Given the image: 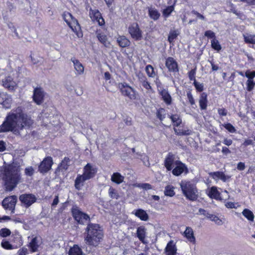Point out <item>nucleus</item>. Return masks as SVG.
Returning <instances> with one entry per match:
<instances>
[{
    "label": "nucleus",
    "instance_id": "nucleus-50",
    "mask_svg": "<svg viewBox=\"0 0 255 255\" xmlns=\"http://www.w3.org/2000/svg\"><path fill=\"white\" fill-rule=\"evenodd\" d=\"M1 247L6 250H12L14 249L13 247L9 243V242L6 240H3L1 243Z\"/></svg>",
    "mask_w": 255,
    "mask_h": 255
},
{
    "label": "nucleus",
    "instance_id": "nucleus-60",
    "mask_svg": "<svg viewBox=\"0 0 255 255\" xmlns=\"http://www.w3.org/2000/svg\"><path fill=\"white\" fill-rule=\"evenodd\" d=\"M218 112V114L222 116H225L227 114V111L224 108L219 109Z\"/></svg>",
    "mask_w": 255,
    "mask_h": 255
},
{
    "label": "nucleus",
    "instance_id": "nucleus-33",
    "mask_svg": "<svg viewBox=\"0 0 255 255\" xmlns=\"http://www.w3.org/2000/svg\"><path fill=\"white\" fill-rule=\"evenodd\" d=\"M207 95L205 93L201 94L199 99V105L202 110H205L207 108Z\"/></svg>",
    "mask_w": 255,
    "mask_h": 255
},
{
    "label": "nucleus",
    "instance_id": "nucleus-29",
    "mask_svg": "<svg viewBox=\"0 0 255 255\" xmlns=\"http://www.w3.org/2000/svg\"><path fill=\"white\" fill-rule=\"evenodd\" d=\"M167 255H175L176 249L173 242L171 241L167 245L166 247Z\"/></svg>",
    "mask_w": 255,
    "mask_h": 255
},
{
    "label": "nucleus",
    "instance_id": "nucleus-44",
    "mask_svg": "<svg viewBox=\"0 0 255 255\" xmlns=\"http://www.w3.org/2000/svg\"><path fill=\"white\" fill-rule=\"evenodd\" d=\"M3 17L5 21V23L6 24L8 27L11 30V31L15 32L16 30L14 24L11 21H10L6 17V16L5 15H4L3 14Z\"/></svg>",
    "mask_w": 255,
    "mask_h": 255
},
{
    "label": "nucleus",
    "instance_id": "nucleus-51",
    "mask_svg": "<svg viewBox=\"0 0 255 255\" xmlns=\"http://www.w3.org/2000/svg\"><path fill=\"white\" fill-rule=\"evenodd\" d=\"M225 206L230 209H237L240 205L238 203L228 202L226 203Z\"/></svg>",
    "mask_w": 255,
    "mask_h": 255
},
{
    "label": "nucleus",
    "instance_id": "nucleus-40",
    "mask_svg": "<svg viewBox=\"0 0 255 255\" xmlns=\"http://www.w3.org/2000/svg\"><path fill=\"white\" fill-rule=\"evenodd\" d=\"M211 43L212 48L215 50L219 51L221 50L222 46L217 39L214 38L211 40Z\"/></svg>",
    "mask_w": 255,
    "mask_h": 255
},
{
    "label": "nucleus",
    "instance_id": "nucleus-5",
    "mask_svg": "<svg viewBox=\"0 0 255 255\" xmlns=\"http://www.w3.org/2000/svg\"><path fill=\"white\" fill-rule=\"evenodd\" d=\"M62 16L64 21L76 34L77 37L79 38L82 37L83 33L81 27L78 21L73 17L72 15L69 12H64L62 14Z\"/></svg>",
    "mask_w": 255,
    "mask_h": 255
},
{
    "label": "nucleus",
    "instance_id": "nucleus-8",
    "mask_svg": "<svg viewBox=\"0 0 255 255\" xmlns=\"http://www.w3.org/2000/svg\"><path fill=\"white\" fill-rule=\"evenodd\" d=\"M128 33L131 37L135 40H141L142 38V32L137 23L130 24L128 28Z\"/></svg>",
    "mask_w": 255,
    "mask_h": 255
},
{
    "label": "nucleus",
    "instance_id": "nucleus-58",
    "mask_svg": "<svg viewBox=\"0 0 255 255\" xmlns=\"http://www.w3.org/2000/svg\"><path fill=\"white\" fill-rule=\"evenodd\" d=\"M205 36L209 38H215V33L211 30H207L205 32Z\"/></svg>",
    "mask_w": 255,
    "mask_h": 255
},
{
    "label": "nucleus",
    "instance_id": "nucleus-55",
    "mask_svg": "<svg viewBox=\"0 0 255 255\" xmlns=\"http://www.w3.org/2000/svg\"><path fill=\"white\" fill-rule=\"evenodd\" d=\"M196 68L192 69L188 73V76L190 80L193 81L194 82L196 81L195 79V74H196Z\"/></svg>",
    "mask_w": 255,
    "mask_h": 255
},
{
    "label": "nucleus",
    "instance_id": "nucleus-49",
    "mask_svg": "<svg viewBox=\"0 0 255 255\" xmlns=\"http://www.w3.org/2000/svg\"><path fill=\"white\" fill-rule=\"evenodd\" d=\"M165 195L172 197L174 195L175 192L174 191V188L172 186H167L165 189Z\"/></svg>",
    "mask_w": 255,
    "mask_h": 255
},
{
    "label": "nucleus",
    "instance_id": "nucleus-19",
    "mask_svg": "<svg viewBox=\"0 0 255 255\" xmlns=\"http://www.w3.org/2000/svg\"><path fill=\"white\" fill-rule=\"evenodd\" d=\"M182 235L186 239L188 242L193 244H195L196 238L194 235V232L192 228L190 227H186L185 230L182 234Z\"/></svg>",
    "mask_w": 255,
    "mask_h": 255
},
{
    "label": "nucleus",
    "instance_id": "nucleus-61",
    "mask_svg": "<svg viewBox=\"0 0 255 255\" xmlns=\"http://www.w3.org/2000/svg\"><path fill=\"white\" fill-rule=\"evenodd\" d=\"M245 164L244 162H240L237 164V169L239 170L242 171L245 169Z\"/></svg>",
    "mask_w": 255,
    "mask_h": 255
},
{
    "label": "nucleus",
    "instance_id": "nucleus-13",
    "mask_svg": "<svg viewBox=\"0 0 255 255\" xmlns=\"http://www.w3.org/2000/svg\"><path fill=\"white\" fill-rule=\"evenodd\" d=\"M97 169L96 167L90 163H88L83 169V175L88 180L93 178L96 174Z\"/></svg>",
    "mask_w": 255,
    "mask_h": 255
},
{
    "label": "nucleus",
    "instance_id": "nucleus-38",
    "mask_svg": "<svg viewBox=\"0 0 255 255\" xmlns=\"http://www.w3.org/2000/svg\"><path fill=\"white\" fill-rule=\"evenodd\" d=\"M97 37L99 40L103 43L106 47H109L110 45V42L107 40V36L103 34H98Z\"/></svg>",
    "mask_w": 255,
    "mask_h": 255
},
{
    "label": "nucleus",
    "instance_id": "nucleus-25",
    "mask_svg": "<svg viewBox=\"0 0 255 255\" xmlns=\"http://www.w3.org/2000/svg\"><path fill=\"white\" fill-rule=\"evenodd\" d=\"M124 179V176L119 172H115L111 175V181L117 184H121Z\"/></svg>",
    "mask_w": 255,
    "mask_h": 255
},
{
    "label": "nucleus",
    "instance_id": "nucleus-3",
    "mask_svg": "<svg viewBox=\"0 0 255 255\" xmlns=\"http://www.w3.org/2000/svg\"><path fill=\"white\" fill-rule=\"evenodd\" d=\"M86 232V243L90 246H97L103 237L101 227L98 224H90L87 227Z\"/></svg>",
    "mask_w": 255,
    "mask_h": 255
},
{
    "label": "nucleus",
    "instance_id": "nucleus-28",
    "mask_svg": "<svg viewBox=\"0 0 255 255\" xmlns=\"http://www.w3.org/2000/svg\"><path fill=\"white\" fill-rule=\"evenodd\" d=\"M73 63L74 68L78 75H81L84 73V67L83 65L79 62V60L74 59H72Z\"/></svg>",
    "mask_w": 255,
    "mask_h": 255
},
{
    "label": "nucleus",
    "instance_id": "nucleus-12",
    "mask_svg": "<svg viewBox=\"0 0 255 255\" xmlns=\"http://www.w3.org/2000/svg\"><path fill=\"white\" fill-rule=\"evenodd\" d=\"M19 200L23 206L28 207L35 202L36 197L32 194H25L20 195Z\"/></svg>",
    "mask_w": 255,
    "mask_h": 255
},
{
    "label": "nucleus",
    "instance_id": "nucleus-36",
    "mask_svg": "<svg viewBox=\"0 0 255 255\" xmlns=\"http://www.w3.org/2000/svg\"><path fill=\"white\" fill-rule=\"evenodd\" d=\"M179 34L178 30H171L169 32L168 40L170 43H172Z\"/></svg>",
    "mask_w": 255,
    "mask_h": 255
},
{
    "label": "nucleus",
    "instance_id": "nucleus-10",
    "mask_svg": "<svg viewBox=\"0 0 255 255\" xmlns=\"http://www.w3.org/2000/svg\"><path fill=\"white\" fill-rule=\"evenodd\" d=\"M16 201L17 197L16 196H10L3 199L2 205L4 209L11 211L13 212Z\"/></svg>",
    "mask_w": 255,
    "mask_h": 255
},
{
    "label": "nucleus",
    "instance_id": "nucleus-22",
    "mask_svg": "<svg viewBox=\"0 0 255 255\" xmlns=\"http://www.w3.org/2000/svg\"><path fill=\"white\" fill-rule=\"evenodd\" d=\"M11 103V98L6 93L2 92L0 93V103L5 108H9Z\"/></svg>",
    "mask_w": 255,
    "mask_h": 255
},
{
    "label": "nucleus",
    "instance_id": "nucleus-17",
    "mask_svg": "<svg viewBox=\"0 0 255 255\" xmlns=\"http://www.w3.org/2000/svg\"><path fill=\"white\" fill-rule=\"evenodd\" d=\"M89 15L92 20L97 22L100 25H103L105 24V20L98 10L90 9Z\"/></svg>",
    "mask_w": 255,
    "mask_h": 255
},
{
    "label": "nucleus",
    "instance_id": "nucleus-16",
    "mask_svg": "<svg viewBox=\"0 0 255 255\" xmlns=\"http://www.w3.org/2000/svg\"><path fill=\"white\" fill-rule=\"evenodd\" d=\"M245 76L248 79L247 81V90L248 91H251L253 90L255 85V82L253 80L254 78L255 77V71L247 70L245 72Z\"/></svg>",
    "mask_w": 255,
    "mask_h": 255
},
{
    "label": "nucleus",
    "instance_id": "nucleus-47",
    "mask_svg": "<svg viewBox=\"0 0 255 255\" xmlns=\"http://www.w3.org/2000/svg\"><path fill=\"white\" fill-rule=\"evenodd\" d=\"M32 62L34 64H38L42 61V58L36 54H32L30 56Z\"/></svg>",
    "mask_w": 255,
    "mask_h": 255
},
{
    "label": "nucleus",
    "instance_id": "nucleus-37",
    "mask_svg": "<svg viewBox=\"0 0 255 255\" xmlns=\"http://www.w3.org/2000/svg\"><path fill=\"white\" fill-rule=\"evenodd\" d=\"M69 255H82V252L81 249L77 245H74L71 248L69 252Z\"/></svg>",
    "mask_w": 255,
    "mask_h": 255
},
{
    "label": "nucleus",
    "instance_id": "nucleus-4",
    "mask_svg": "<svg viewBox=\"0 0 255 255\" xmlns=\"http://www.w3.org/2000/svg\"><path fill=\"white\" fill-rule=\"evenodd\" d=\"M183 195L188 199L195 200L198 196L196 185L187 181H182L180 183Z\"/></svg>",
    "mask_w": 255,
    "mask_h": 255
},
{
    "label": "nucleus",
    "instance_id": "nucleus-9",
    "mask_svg": "<svg viewBox=\"0 0 255 255\" xmlns=\"http://www.w3.org/2000/svg\"><path fill=\"white\" fill-rule=\"evenodd\" d=\"M179 160L172 153H169L165 157L164 165L167 171H171Z\"/></svg>",
    "mask_w": 255,
    "mask_h": 255
},
{
    "label": "nucleus",
    "instance_id": "nucleus-26",
    "mask_svg": "<svg viewBox=\"0 0 255 255\" xmlns=\"http://www.w3.org/2000/svg\"><path fill=\"white\" fill-rule=\"evenodd\" d=\"M147 9L148 10V14L150 18L154 20H156L159 18L160 14L157 9L152 6L148 7Z\"/></svg>",
    "mask_w": 255,
    "mask_h": 255
},
{
    "label": "nucleus",
    "instance_id": "nucleus-34",
    "mask_svg": "<svg viewBox=\"0 0 255 255\" xmlns=\"http://www.w3.org/2000/svg\"><path fill=\"white\" fill-rule=\"evenodd\" d=\"M243 215L249 221L253 222L255 215L253 212L248 209H245L242 212Z\"/></svg>",
    "mask_w": 255,
    "mask_h": 255
},
{
    "label": "nucleus",
    "instance_id": "nucleus-43",
    "mask_svg": "<svg viewBox=\"0 0 255 255\" xmlns=\"http://www.w3.org/2000/svg\"><path fill=\"white\" fill-rule=\"evenodd\" d=\"M174 130L175 133L179 135H189L191 132V131L188 129L184 130L174 128Z\"/></svg>",
    "mask_w": 255,
    "mask_h": 255
},
{
    "label": "nucleus",
    "instance_id": "nucleus-35",
    "mask_svg": "<svg viewBox=\"0 0 255 255\" xmlns=\"http://www.w3.org/2000/svg\"><path fill=\"white\" fill-rule=\"evenodd\" d=\"M160 94L162 96L163 100L166 103V104L170 105L171 103V97L166 90H162Z\"/></svg>",
    "mask_w": 255,
    "mask_h": 255
},
{
    "label": "nucleus",
    "instance_id": "nucleus-2",
    "mask_svg": "<svg viewBox=\"0 0 255 255\" xmlns=\"http://www.w3.org/2000/svg\"><path fill=\"white\" fill-rule=\"evenodd\" d=\"M0 177L4 182L6 190L12 191L21 181L20 166L15 164L3 166L0 170Z\"/></svg>",
    "mask_w": 255,
    "mask_h": 255
},
{
    "label": "nucleus",
    "instance_id": "nucleus-23",
    "mask_svg": "<svg viewBox=\"0 0 255 255\" xmlns=\"http://www.w3.org/2000/svg\"><path fill=\"white\" fill-rule=\"evenodd\" d=\"M210 175L217 181L221 180L225 182L230 178V176H226L223 172L220 171L211 172L210 173Z\"/></svg>",
    "mask_w": 255,
    "mask_h": 255
},
{
    "label": "nucleus",
    "instance_id": "nucleus-31",
    "mask_svg": "<svg viewBox=\"0 0 255 255\" xmlns=\"http://www.w3.org/2000/svg\"><path fill=\"white\" fill-rule=\"evenodd\" d=\"M134 215L141 220L146 221L148 219L146 212L142 209H138L134 211Z\"/></svg>",
    "mask_w": 255,
    "mask_h": 255
},
{
    "label": "nucleus",
    "instance_id": "nucleus-59",
    "mask_svg": "<svg viewBox=\"0 0 255 255\" xmlns=\"http://www.w3.org/2000/svg\"><path fill=\"white\" fill-rule=\"evenodd\" d=\"M187 98L191 105H193L195 104V101L193 97L190 92H188L187 94Z\"/></svg>",
    "mask_w": 255,
    "mask_h": 255
},
{
    "label": "nucleus",
    "instance_id": "nucleus-27",
    "mask_svg": "<svg viewBox=\"0 0 255 255\" xmlns=\"http://www.w3.org/2000/svg\"><path fill=\"white\" fill-rule=\"evenodd\" d=\"M117 41L119 45L122 47H126L130 45V42L125 36H119Z\"/></svg>",
    "mask_w": 255,
    "mask_h": 255
},
{
    "label": "nucleus",
    "instance_id": "nucleus-54",
    "mask_svg": "<svg viewBox=\"0 0 255 255\" xmlns=\"http://www.w3.org/2000/svg\"><path fill=\"white\" fill-rule=\"evenodd\" d=\"M134 186L145 190H149L152 188L151 185L148 183L138 184Z\"/></svg>",
    "mask_w": 255,
    "mask_h": 255
},
{
    "label": "nucleus",
    "instance_id": "nucleus-63",
    "mask_svg": "<svg viewBox=\"0 0 255 255\" xmlns=\"http://www.w3.org/2000/svg\"><path fill=\"white\" fill-rule=\"evenodd\" d=\"M223 143L226 145L230 146L232 144L233 141L231 139L225 138Z\"/></svg>",
    "mask_w": 255,
    "mask_h": 255
},
{
    "label": "nucleus",
    "instance_id": "nucleus-21",
    "mask_svg": "<svg viewBox=\"0 0 255 255\" xmlns=\"http://www.w3.org/2000/svg\"><path fill=\"white\" fill-rule=\"evenodd\" d=\"M207 193L209 197L216 200H221V193L217 187L213 186L208 189Z\"/></svg>",
    "mask_w": 255,
    "mask_h": 255
},
{
    "label": "nucleus",
    "instance_id": "nucleus-53",
    "mask_svg": "<svg viewBox=\"0 0 255 255\" xmlns=\"http://www.w3.org/2000/svg\"><path fill=\"white\" fill-rule=\"evenodd\" d=\"M223 126L231 133H234L236 131L235 128L230 123L225 124Z\"/></svg>",
    "mask_w": 255,
    "mask_h": 255
},
{
    "label": "nucleus",
    "instance_id": "nucleus-30",
    "mask_svg": "<svg viewBox=\"0 0 255 255\" xmlns=\"http://www.w3.org/2000/svg\"><path fill=\"white\" fill-rule=\"evenodd\" d=\"M136 235L138 239L142 243H144V239L146 237V229L140 226L137 229Z\"/></svg>",
    "mask_w": 255,
    "mask_h": 255
},
{
    "label": "nucleus",
    "instance_id": "nucleus-14",
    "mask_svg": "<svg viewBox=\"0 0 255 255\" xmlns=\"http://www.w3.org/2000/svg\"><path fill=\"white\" fill-rule=\"evenodd\" d=\"M165 66L170 72H178V65L175 59L171 57H168L165 59Z\"/></svg>",
    "mask_w": 255,
    "mask_h": 255
},
{
    "label": "nucleus",
    "instance_id": "nucleus-46",
    "mask_svg": "<svg viewBox=\"0 0 255 255\" xmlns=\"http://www.w3.org/2000/svg\"><path fill=\"white\" fill-rule=\"evenodd\" d=\"M145 70L147 74L149 77H154L155 76L156 74L152 66L150 65H148L147 66H146Z\"/></svg>",
    "mask_w": 255,
    "mask_h": 255
},
{
    "label": "nucleus",
    "instance_id": "nucleus-39",
    "mask_svg": "<svg viewBox=\"0 0 255 255\" xmlns=\"http://www.w3.org/2000/svg\"><path fill=\"white\" fill-rule=\"evenodd\" d=\"M206 217L208 218H209L212 221L214 222L217 225H221L223 224L222 221L214 215L207 213Z\"/></svg>",
    "mask_w": 255,
    "mask_h": 255
},
{
    "label": "nucleus",
    "instance_id": "nucleus-32",
    "mask_svg": "<svg viewBox=\"0 0 255 255\" xmlns=\"http://www.w3.org/2000/svg\"><path fill=\"white\" fill-rule=\"evenodd\" d=\"M40 239L38 238H33L29 243L30 248L32 252H36L38 250V247L40 244Z\"/></svg>",
    "mask_w": 255,
    "mask_h": 255
},
{
    "label": "nucleus",
    "instance_id": "nucleus-7",
    "mask_svg": "<svg viewBox=\"0 0 255 255\" xmlns=\"http://www.w3.org/2000/svg\"><path fill=\"white\" fill-rule=\"evenodd\" d=\"M72 213L73 217L79 223L84 224L89 220V216L82 212L77 207H74L72 209Z\"/></svg>",
    "mask_w": 255,
    "mask_h": 255
},
{
    "label": "nucleus",
    "instance_id": "nucleus-20",
    "mask_svg": "<svg viewBox=\"0 0 255 255\" xmlns=\"http://www.w3.org/2000/svg\"><path fill=\"white\" fill-rule=\"evenodd\" d=\"M44 93L42 89L40 88H36L34 90L33 93V100L38 105L41 104L44 99Z\"/></svg>",
    "mask_w": 255,
    "mask_h": 255
},
{
    "label": "nucleus",
    "instance_id": "nucleus-48",
    "mask_svg": "<svg viewBox=\"0 0 255 255\" xmlns=\"http://www.w3.org/2000/svg\"><path fill=\"white\" fill-rule=\"evenodd\" d=\"M174 5H171L167 7L166 8L164 9L163 10V15L164 17H167L169 16L171 13L174 10Z\"/></svg>",
    "mask_w": 255,
    "mask_h": 255
},
{
    "label": "nucleus",
    "instance_id": "nucleus-18",
    "mask_svg": "<svg viewBox=\"0 0 255 255\" xmlns=\"http://www.w3.org/2000/svg\"><path fill=\"white\" fill-rule=\"evenodd\" d=\"M2 86L9 91H13L17 87L16 83L13 80L11 77H6L2 80Z\"/></svg>",
    "mask_w": 255,
    "mask_h": 255
},
{
    "label": "nucleus",
    "instance_id": "nucleus-11",
    "mask_svg": "<svg viewBox=\"0 0 255 255\" xmlns=\"http://www.w3.org/2000/svg\"><path fill=\"white\" fill-rule=\"evenodd\" d=\"M171 171H172V174L176 176H179L183 173L187 174L188 172L187 166L180 160L177 162V163Z\"/></svg>",
    "mask_w": 255,
    "mask_h": 255
},
{
    "label": "nucleus",
    "instance_id": "nucleus-15",
    "mask_svg": "<svg viewBox=\"0 0 255 255\" xmlns=\"http://www.w3.org/2000/svg\"><path fill=\"white\" fill-rule=\"evenodd\" d=\"M53 164V160L51 157H45L41 162L39 166V170L40 172H46L49 170Z\"/></svg>",
    "mask_w": 255,
    "mask_h": 255
},
{
    "label": "nucleus",
    "instance_id": "nucleus-64",
    "mask_svg": "<svg viewBox=\"0 0 255 255\" xmlns=\"http://www.w3.org/2000/svg\"><path fill=\"white\" fill-rule=\"evenodd\" d=\"M142 86L147 90L151 89V86L149 83L146 81H143Z\"/></svg>",
    "mask_w": 255,
    "mask_h": 255
},
{
    "label": "nucleus",
    "instance_id": "nucleus-52",
    "mask_svg": "<svg viewBox=\"0 0 255 255\" xmlns=\"http://www.w3.org/2000/svg\"><path fill=\"white\" fill-rule=\"evenodd\" d=\"M10 231L7 228H3L0 230V236L2 237H6L10 235Z\"/></svg>",
    "mask_w": 255,
    "mask_h": 255
},
{
    "label": "nucleus",
    "instance_id": "nucleus-24",
    "mask_svg": "<svg viewBox=\"0 0 255 255\" xmlns=\"http://www.w3.org/2000/svg\"><path fill=\"white\" fill-rule=\"evenodd\" d=\"M87 180L88 179H86L83 174L78 175L75 181V188L79 190H80L84 185V182Z\"/></svg>",
    "mask_w": 255,
    "mask_h": 255
},
{
    "label": "nucleus",
    "instance_id": "nucleus-56",
    "mask_svg": "<svg viewBox=\"0 0 255 255\" xmlns=\"http://www.w3.org/2000/svg\"><path fill=\"white\" fill-rule=\"evenodd\" d=\"M193 84L197 91L201 92L203 90V84L202 83H200L195 81Z\"/></svg>",
    "mask_w": 255,
    "mask_h": 255
},
{
    "label": "nucleus",
    "instance_id": "nucleus-1",
    "mask_svg": "<svg viewBox=\"0 0 255 255\" xmlns=\"http://www.w3.org/2000/svg\"><path fill=\"white\" fill-rule=\"evenodd\" d=\"M32 121L25 114L21 107H18L8 113L0 126V132L12 131L17 133L24 127H29Z\"/></svg>",
    "mask_w": 255,
    "mask_h": 255
},
{
    "label": "nucleus",
    "instance_id": "nucleus-6",
    "mask_svg": "<svg viewBox=\"0 0 255 255\" xmlns=\"http://www.w3.org/2000/svg\"><path fill=\"white\" fill-rule=\"evenodd\" d=\"M118 87L124 96L128 97L131 100H135L136 98V91L128 84L121 83L119 84Z\"/></svg>",
    "mask_w": 255,
    "mask_h": 255
},
{
    "label": "nucleus",
    "instance_id": "nucleus-45",
    "mask_svg": "<svg viewBox=\"0 0 255 255\" xmlns=\"http://www.w3.org/2000/svg\"><path fill=\"white\" fill-rule=\"evenodd\" d=\"M109 195L111 198L117 199L119 197V193L114 188L111 187L109 189Z\"/></svg>",
    "mask_w": 255,
    "mask_h": 255
},
{
    "label": "nucleus",
    "instance_id": "nucleus-42",
    "mask_svg": "<svg viewBox=\"0 0 255 255\" xmlns=\"http://www.w3.org/2000/svg\"><path fill=\"white\" fill-rule=\"evenodd\" d=\"M170 119L174 126L178 127L181 123V120L177 115H172L170 117Z\"/></svg>",
    "mask_w": 255,
    "mask_h": 255
},
{
    "label": "nucleus",
    "instance_id": "nucleus-62",
    "mask_svg": "<svg viewBox=\"0 0 255 255\" xmlns=\"http://www.w3.org/2000/svg\"><path fill=\"white\" fill-rule=\"evenodd\" d=\"M28 251L26 248H23L18 251V255H26L27 254Z\"/></svg>",
    "mask_w": 255,
    "mask_h": 255
},
{
    "label": "nucleus",
    "instance_id": "nucleus-57",
    "mask_svg": "<svg viewBox=\"0 0 255 255\" xmlns=\"http://www.w3.org/2000/svg\"><path fill=\"white\" fill-rule=\"evenodd\" d=\"M24 172L25 175L31 176L34 173V169L31 166H29L25 168Z\"/></svg>",
    "mask_w": 255,
    "mask_h": 255
},
{
    "label": "nucleus",
    "instance_id": "nucleus-41",
    "mask_svg": "<svg viewBox=\"0 0 255 255\" xmlns=\"http://www.w3.org/2000/svg\"><path fill=\"white\" fill-rule=\"evenodd\" d=\"M244 40L246 43L253 44H255V34H247L244 35Z\"/></svg>",
    "mask_w": 255,
    "mask_h": 255
}]
</instances>
